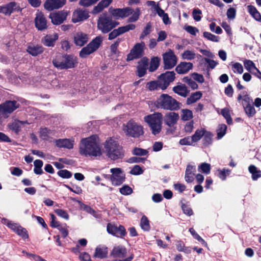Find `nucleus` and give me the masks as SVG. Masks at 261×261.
I'll use <instances>...</instances> for the list:
<instances>
[{"mask_svg":"<svg viewBox=\"0 0 261 261\" xmlns=\"http://www.w3.org/2000/svg\"><path fill=\"white\" fill-rule=\"evenodd\" d=\"M97 139L96 136H91L90 137L83 139L79 145L80 153L86 156H100L102 152Z\"/></svg>","mask_w":261,"mask_h":261,"instance_id":"nucleus-1","label":"nucleus"},{"mask_svg":"<svg viewBox=\"0 0 261 261\" xmlns=\"http://www.w3.org/2000/svg\"><path fill=\"white\" fill-rule=\"evenodd\" d=\"M104 147L107 156L112 160H116L122 155L121 147L112 138L106 140Z\"/></svg>","mask_w":261,"mask_h":261,"instance_id":"nucleus-2","label":"nucleus"},{"mask_svg":"<svg viewBox=\"0 0 261 261\" xmlns=\"http://www.w3.org/2000/svg\"><path fill=\"white\" fill-rule=\"evenodd\" d=\"M144 121L149 126L152 134H159L162 129L163 115L159 112L148 115L144 118Z\"/></svg>","mask_w":261,"mask_h":261,"instance_id":"nucleus-3","label":"nucleus"},{"mask_svg":"<svg viewBox=\"0 0 261 261\" xmlns=\"http://www.w3.org/2000/svg\"><path fill=\"white\" fill-rule=\"evenodd\" d=\"M123 130L127 136L137 138L144 134L143 127L133 120H130L123 125Z\"/></svg>","mask_w":261,"mask_h":261,"instance_id":"nucleus-4","label":"nucleus"},{"mask_svg":"<svg viewBox=\"0 0 261 261\" xmlns=\"http://www.w3.org/2000/svg\"><path fill=\"white\" fill-rule=\"evenodd\" d=\"M53 64L59 69L71 68L74 67L75 60L71 56L58 54L53 59Z\"/></svg>","mask_w":261,"mask_h":261,"instance_id":"nucleus-5","label":"nucleus"},{"mask_svg":"<svg viewBox=\"0 0 261 261\" xmlns=\"http://www.w3.org/2000/svg\"><path fill=\"white\" fill-rule=\"evenodd\" d=\"M158 106L162 109L171 111L179 108V103L167 94H162L157 100Z\"/></svg>","mask_w":261,"mask_h":261,"instance_id":"nucleus-6","label":"nucleus"},{"mask_svg":"<svg viewBox=\"0 0 261 261\" xmlns=\"http://www.w3.org/2000/svg\"><path fill=\"white\" fill-rule=\"evenodd\" d=\"M118 23L113 20L107 14L101 15L97 21V28L102 33H108L118 25Z\"/></svg>","mask_w":261,"mask_h":261,"instance_id":"nucleus-7","label":"nucleus"},{"mask_svg":"<svg viewBox=\"0 0 261 261\" xmlns=\"http://www.w3.org/2000/svg\"><path fill=\"white\" fill-rule=\"evenodd\" d=\"M103 40V37L100 35L94 38L86 46L83 47L80 51V56L85 58L88 55L95 51L99 48Z\"/></svg>","mask_w":261,"mask_h":261,"instance_id":"nucleus-8","label":"nucleus"},{"mask_svg":"<svg viewBox=\"0 0 261 261\" xmlns=\"http://www.w3.org/2000/svg\"><path fill=\"white\" fill-rule=\"evenodd\" d=\"M19 103L16 101H6L0 105V117L7 118L9 114L19 107Z\"/></svg>","mask_w":261,"mask_h":261,"instance_id":"nucleus-9","label":"nucleus"},{"mask_svg":"<svg viewBox=\"0 0 261 261\" xmlns=\"http://www.w3.org/2000/svg\"><path fill=\"white\" fill-rule=\"evenodd\" d=\"M133 10L130 7L124 8H113L110 7L109 9V12L115 19L124 18L128 17L133 13Z\"/></svg>","mask_w":261,"mask_h":261,"instance_id":"nucleus-10","label":"nucleus"},{"mask_svg":"<svg viewBox=\"0 0 261 261\" xmlns=\"http://www.w3.org/2000/svg\"><path fill=\"white\" fill-rule=\"evenodd\" d=\"M145 46V44L144 42L136 43L127 55V61H132L143 56Z\"/></svg>","mask_w":261,"mask_h":261,"instance_id":"nucleus-11","label":"nucleus"},{"mask_svg":"<svg viewBox=\"0 0 261 261\" xmlns=\"http://www.w3.org/2000/svg\"><path fill=\"white\" fill-rule=\"evenodd\" d=\"M158 79L160 82L161 89L165 90L174 81L175 73L174 71H166L160 75Z\"/></svg>","mask_w":261,"mask_h":261,"instance_id":"nucleus-12","label":"nucleus"},{"mask_svg":"<svg viewBox=\"0 0 261 261\" xmlns=\"http://www.w3.org/2000/svg\"><path fill=\"white\" fill-rule=\"evenodd\" d=\"M112 175L111 180L112 185L115 186H119L125 180V174L120 168H115L110 170Z\"/></svg>","mask_w":261,"mask_h":261,"instance_id":"nucleus-13","label":"nucleus"},{"mask_svg":"<svg viewBox=\"0 0 261 261\" xmlns=\"http://www.w3.org/2000/svg\"><path fill=\"white\" fill-rule=\"evenodd\" d=\"M163 58L165 69H171L177 63V58L171 49L164 54Z\"/></svg>","mask_w":261,"mask_h":261,"instance_id":"nucleus-14","label":"nucleus"},{"mask_svg":"<svg viewBox=\"0 0 261 261\" xmlns=\"http://www.w3.org/2000/svg\"><path fill=\"white\" fill-rule=\"evenodd\" d=\"M19 10V5L15 2H11L0 6V13L5 15H10L12 13Z\"/></svg>","mask_w":261,"mask_h":261,"instance_id":"nucleus-15","label":"nucleus"},{"mask_svg":"<svg viewBox=\"0 0 261 261\" xmlns=\"http://www.w3.org/2000/svg\"><path fill=\"white\" fill-rule=\"evenodd\" d=\"M107 229L108 233L117 237H123L126 234L125 229L122 225H119L118 227L116 225L109 223L107 225Z\"/></svg>","mask_w":261,"mask_h":261,"instance_id":"nucleus-16","label":"nucleus"},{"mask_svg":"<svg viewBox=\"0 0 261 261\" xmlns=\"http://www.w3.org/2000/svg\"><path fill=\"white\" fill-rule=\"evenodd\" d=\"M127 250L122 245L115 246L113 247L110 253V256L115 258H122L126 257Z\"/></svg>","mask_w":261,"mask_h":261,"instance_id":"nucleus-17","label":"nucleus"},{"mask_svg":"<svg viewBox=\"0 0 261 261\" xmlns=\"http://www.w3.org/2000/svg\"><path fill=\"white\" fill-rule=\"evenodd\" d=\"M89 17V12L87 10L79 9L73 12L72 21L73 22L76 23L86 20Z\"/></svg>","mask_w":261,"mask_h":261,"instance_id":"nucleus-18","label":"nucleus"},{"mask_svg":"<svg viewBox=\"0 0 261 261\" xmlns=\"http://www.w3.org/2000/svg\"><path fill=\"white\" fill-rule=\"evenodd\" d=\"M36 27L38 30L42 31L47 28V20L43 13L41 12H37L35 19Z\"/></svg>","mask_w":261,"mask_h":261,"instance_id":"nucleus-19","label":"nucleus"},{"mask_svg":"<svg viewBox=\"0 0 261 261\" xmlns=\"http://www.w3.org/2000/svg\"><path fill=\"white\" fill-rule=\"evenodd\" d=\"M179 119V115L177 113L173 112L167 113L164 117L165 123L170 127H173Z\"/></svg>","mask_w":261,"mask_h":261,"instance_id":"nucleus-20","label":"nucleus"},{"mask_svg":"<svg viewBox=\"0 0 261 261\" xmlns=\"http://www.w3.org/2000/svg\"><path fill=\"white\" fill-rule=\"evenodd\" d=\"M67 14L66 12L59 11L56 13H50L49 17L54 24H60L66 19Z\"/></svg>","mask_w":261,"mask_h":261,"instance_id":"nucleus-21","label":"nucleus"},{"mask_svg":"<svg viewBox=\"0 0 261 261\" xmlns=\"http://www.w3.org/2000/svg\"><path fill=\"white\" fill-rule=\"evenodd\" d=\"M65 3L66 0H47L44 4V7L46 9L51 11L62 7Z\"/></svg>","mask_w":261,"mask_h":261,"instance_id":"nucleus-22","label":"nucleus"},{"mask_svg":"<svg viewBox=\"0 0 261 261\" xmlns=\"http://www.w3.org/2000/svg\"><path fill=\"white\" fill-rule=\"evenodd\" d=\"M148 66V60L143 58L139 62L137 66V75L139 77L143 76L146 73Z\"/></svg>","mask_w":261,"mask_h":261,"instance_id":"nucleus-23","label":"nucleus"},{"mask_svg":"<svg viewBox=\"0 0 261 261\" xmlns=\"http://www.w3.org/2000/svg\"><path fill=\"white\" fill-rule=\"evenodd\" d=\"M58 39V34L54 33L53 34H48L43 37L42 39V42L46 46L53 47Z\"/></svg>","mask_w":261,"mask_h":261,"instance_id":"nucleus-24","label":"nucleus"},{"mask_svg":"<svg viewBox=\"0 0 261 261\" xmlns=\"http://www.w3.org/2000/svg\"><path fill=\"white\" fill-rule=\"evenodd\" d=\"M29 123L27 121H19L18 120H14L13 122L8 124V127L10 129L14 132L15 134H18L21 131V126Z\"/></svg>","mask_w":261,"mask_h":261,"instance_id":"nucleus-25","label":"nucleus"},{"mask_svg":"<svg viewBox=\"0 0 261 261\" xmlns=\"http://www.w3.org/2000/svg\"><path fill=\"white\" fill-rule=\"evenodd\" d=\"M88 35L82 32H77L74 37V43L79 46H83L88 41Z\"/></svg>","mask_w":261,"mask_h":261,"instance_id":"nucleus-26","label":"nucleus"},{"mask_svg":"<svg viewBox=\"0 0 261 261\" xmlns=\"http://www.w3.org/2000/svg\"><path fill=\"white\" fill-rule=\"evenodd\" d=\"M27 52L32 56H37L44 51V48L40 45L29 44L27 49Z\"/></svg>","mask_w":261,"mask_h":261,"instance_id":"nucleus-27","label":"nucleus"},{"mask_svg":"<svg viewBox=\"0 0 261 261\" xmlns=\"http://www.w3.org/2000/svg\"><path fill=\"white\" fill-rule=\"evenodd\" d=\"M196 167L188 164L185 172V180L187 182H192L194 180V176L195 175Z\"/></svg>","mask_w":261,"mask_h":261,"instance_id":"nucleus-28","label":"nucleus"},{"mask_svg":"<svg viewBox=\"0 0 261 261\" xmlns=\"http://www.w3.org/2000/svg\"><path fill=\"white\" fill-rule=\"evenodd\" d=\"M193 68V64L190 62H182L176 67V71L179 74H185Z\"/></svg>","mask_w":261,"mask_h":261,"instance_id":"nucleus-29","label":"nucleus"},{"mask_svg":"<svg viewBox=\"0 0 261 261\" xmlns=\"http://www.w3.org/2000/svg\"><path fill=\"white\" fill-rule=\"evenodd\" d=\"M173 91L174 93L182 96L186 97L190 92L187 87L185 84H179L173 88Z\"/></svg>","mask_w":261,"mask_h":261,"instance_id":"nucleus-30","label":"nucleus"},{"mask_svg":"<svg viewBox=\"0 0 261 261\" xmlns=\"http://www.w3.org/2000/svg\"><path fill=\"white\" fill-rule=\"evenodd\" d=\"M108 253V249L107 247L99 245L96 248L94 256L100 259L104 258L107 257Z\"/></svg>","mask_w":261,"mask_h":261,"instance_id":"nucleus-31","label":"nucleus"},{"mask_svg":"<svg viewBox=\"0 0 261 261\" xmlns=\"http://www.w3.org/2000/svg\"><path fill=\"white\" fill-rule=\"evenodd\" d=\"M56 145L60 148L72 149L73 147V141L68 139H58L55 141Z\"/></svg>","mask_w":261,"mask_h":261,"instance_id":"nucleus-32","label":"nucleus"},{"mask_svg":"<svg viewBox=\"0 0 261 261\" xmlns=\"http://www.w3.org/2000/svg\"><path fill=\"white\" fill-rule=\"evenodd\" d=\"M113 2V0H102L93 10V14H97L101 12L105 8L108 7Z\"/></svg>","mask_w":261,"mask_h":261,"instance_id":"nucleus-33","label":"nucleus"},{"mask_svg":"<svg viewBox=\"0 0 261 261\" xmlns=\"http://www.w3.org/2000/svg\"><path fill=\"white\" fill-rule=\"evenodd\" d=\"M55 134V130H51L47 127L41 128L39 132L40 138L44 140H48L50 136H54Z\"/></svg>","mask_w":261,"mask_h":261,"instance_id":"nucleus-34","label":"nucleus"},{"mask_svg":"<svg viewBox=\"0 0 261 261\" xmlns=\"http://www.w3.org/2000/svg\"><path fill=\"white\" fill-rule=\"evenodd\" d=\"M202 93L201 91H197L192 93L190 97L187 99V104L189 105L196 102L202 97Z\"/></svg>","mask_w":261,"mask_h":261,"instance_id":"nucleus-35","label":"nucleus"},{"mask_svg":"<svg viewBox=\"0 0 261 261\" xmlns=\"http://www.w3.org/2000/svg\"><path fill=\"white\" fill-rule=\"evenodd\" d=\"M237 99L238 101L242 100V105L243 107H245V106L251 105L253 103V100L252 98L250 97L248 94H244L243 95L239 94Z\"/></svg>","mask_w":261,"mask_h":261,"instance_id":"nucleus-36","label":"nucleus"},{"mask_svg":"<svg viewBox=\"0 0 261 261\" xmlns=\"http://www.w3.org/2000/svg\"><path fill=\"white\" fill-rule=\"evenodd\" d=\"M249 172L252 174L253 180H256L258 178L261 177V171L253 165H251L248 167Z\"/></svg>","mask_w":261,"mask_h":261,"instance_id":"nucleus-37","label":"nucleus"},{"mask_svg":"<svg viewBox=\"0 0 261 261\" xmlns=\"http://www.w3.org/2000/svg\"><path fill=\"white\" fill-rule=\"evenodd\" d=\"M140 226L142 229L145 231H148L150 229L149 221L147 217L143 215L140 220Z\"/></svg>","mask_w":261,"mask_h":261,"instance_id":"nucleus-38","label":"nucleus"},{"mask_svg":"<svg viewBox=\"0 0 261 261\" xmlns=\"http://www.w3.org/2000/svg\"><path fill=\"white\" fill-rule=\"evenodd\" d=\"M181 119L183 121H188L191 120L193 117V112L189 109H182L181 110Z\"/></svg>","mask_w":261,"mask_h":261,"instance_id":"nucleus-39","label":"nucleus"},{"mask_svg":"<svg viewBox=\"0 0 261 261\" xmlns=\"http://www.w3.org/2000/svg\"><path fill=\"white\" fill-rule=\"evenodd\" d=\"M244 66L245 69L249 72L252 73L257 70L255 64L250 60H246L244 61Z\"/></svg>","mask_w":261,"mask_h":261,"instance_id":"nucleus-40","label":"nucleus"},{"mask_svg":"<svg viewBox=\"0 0 261 261\" xmlns=\"http://www.w3.org/2000/svg\"><path fill=\"white\" fill-rule=\"evenodd\" d=\"M160 64V59L158 57H153L151 60L150 66L148 68L150 72H153L159 67Z\"/></svg>","mask_w":261,"mask_h":261,"instance_id":"nucleus-41","label":"nucleus"},{"mask_svg":"<svg viewBox=\"0 0 261 261\" xmlns=\"http://www.w3.org/2000/svg\"><path fill=\"white\" fill-rule=\"evenodd\" d=\"M181 57L185 60H192L195 58L196 54L194 50H186L181 54Z\"/></svg>","mask_w":261,"mask_h":261,"instance_id":"nucleus-42","label":"nucleus"},{"mask_svg":"<svg viewBox=\"0 0 261 261\" xmlns=\"http://www.w3.org/2000/svg\"><path fill=\"white\" fill-rule=\"evenodd\" d=\"M136 28V25L134 24H128L125 26H122L117 29L120 35L128 32L130 30H133Z\"/></svg>","mask_w":261,"mask_h":261,"instance_id":"nucleus-43","label":"nucleus"},{"mask_svg":"<svg viewBox=\"0 0 261 261\" xmlns=\"http://www.w3.org/2000/svg\"><path fill=\"white\" fill-rule=\"evenodd\" d=\"M147 88L150 90H155L161 89L160 82L159 79L157 81H151L147 84Z\"/></svg>","mask_w":261,"mask_h":261,"instance_id":"nucleus-44","label":"nucleus"},{"mask_svg":"<svg viewBox=\"0 0 261 261\" xmlns=\"http://www.w3.org/2000/svg\"><path fill=\"white\" fill-rule=\"evenodd\" d=\"M205 132V130L203 128L196 130L194 134L191 137L194 142L199 141L203 136Z\"/></svg>","mask_w":261,"mask_h":261,"instance_id":"nucleus-45","label":"nucleus"},{"mask_svg":"<svg viewBox=\"0 0 261 261\" xmlns=\"http://www.w3.org/2000/svg\"><path fill=\"white\" fill-rule=\"evenodd\" d=\"M152 25L150 22L147 23L146 27L143 30L142 33L140 35V40H143L144 37L149 35L151 32Z\"/></svg>","mask_w":261,"mask_h":261,"instance_id":"nucleus-46","label":"nucleus"},{"mask_svg":"<svg viewBox=\"0 0 261 261\" xmlns=\"http://www.w3.org/2000/svg\"><path fill=\"white\" fill-rule=\"evenodd\" d=\"M183 82L187 83L193 90L198 89L197 84L191 78L188 76L184 77Z\"/></svg>","mask_w":261,"mask_h":261,"instance_id":"nucleus-47","label":"nucleus"},{"mask_svg":"<svg viewBox=\"0 0 261 261\" xmlns=\"http://www.w3.org/2000/svg\"><path fill=\"white\" fill-rule=\"evenodd\" d=\"M203 143L205 146H208L212 143V134L210 132L205 131L203 135Z\"/></svg>","mask_w":261,"mask_h":261,"instance_id":"nucleus-48","label":"nucleus"},{"mask_svg":"<svg viewBox=\"0 0 261 261\" xmlns=\"http://www.w3.org/2000/svg\"><path fill=\"white\" fill-rule=\"evenodd\" d=\"M243 108L246 114L249 117L253 116L256 113L255 109L252 104L249 106H245V107Z\"/></svg>","mask_w":261,"mask_h":261,"instance_id":"nucleus-49","label":"nucleus"},{"mask_svg":"<svg viewBox=\"0 0 261 261\" xmlns=\"http://www.w3.org/2000/svg\"><path fill=\"white\" fill-rule=\"evenodd\" d=\"M140 15V8H138L136 9L135 12L133 14L132 16L129 17L127 19V22H134L137 21Z\"/></svg>","mask_w":261,"mask_h":261,"instance_id":"nucleus-50","label":"nucleus"},{"mask_svg":"<svg viewBox=\"0 0 261 261\" xmlns=\"http://www.w3.org/2000/svg\"><path fill=\"white\" fill-rule=\"evenodd\" d=\"M221 114L226 119L228 124H230L232 122V120L230 117L229 111L227 108H224L221 110Z\"/></svg>","mask_w":261,"mask_h":261,"instance_id":"nucleus-51","label":"nucleus"},{"mask_svg":"<svg viewBox=\"0 0 261 261\" xmlns=\"http://www.w3.org/2000/svg\"><path fill=\"white\" fill-rule=\"evenodd\" d=\"M198 169L203 173L207 174L210 172L211 165L208 163H203L198 166Z\"/></svg>","mask_w":261,"mask_h":261,"instance_id":"nucleus-52","label":"nucleus"},{"mask_svg":"<svg viewBox=\"0 0 261 261\" xmlns=\"http://www.w3.org/2000/svg\"><path fill=\"white\" fill-rule=\"evenodd\" d=\"M218 176L222 180H225L227 175L230 173V170L228 169H223L222 170H218Z\"/></svg>","mask_w":261,"mask_h":261,"instance_id":"nucleus-53","label":"nucleus"},{"mask_svg":"<svg viewBox=\"0 0 261 261\" xmlns=\"http://www.w3.org/2000/svg\"><path fill=\"white\" fill-rule=\"evenodd\" d=\"M203 36L207 40L217 42L219 41V37L212 34V33L207 32L203 33Z\"/></svg>","mask_w":261,"mask_h":261,"instance_id":"nucleus-54","label":"nucleus"},{"mask_svg":"<svg viewBox=\"0 0 261 261\" xmlns=\"http://www.w3.org/2000/svg\"><path fill=\"white\" fill-rule=\"evenodd\" d=\"M232 69L234 73L242 74L243 72V67L242 64L238 62L232 65Z\"/></svg>","mask_w":261,"mask_h":261,"instance_id":"nucleus-55","label":"nucleus"},{"mask_svg":"<svg viewBox=\"0 0 261 261\" xmlns=\"http://www.w3.org/2000/svg\"><path fill=\"white\" fill-rule=\"evenodd\" d=\"M57 174L59 176L63 178H69L72 176V173L67 170H59Z\"/></svg>","mask_w":261,"mask_h":261,"instance_id":"nucleus-56","label":"nucleus"},{"mask_svg":"<svg viewBox=\"0 0 261 261\" xmlns=\"http://www.w3.org/2000/svg\"><path fill=\"white\" fill-rule=\"evenodd\" d=\"M119 191L123 195H128L132 193L133 189L128 186L125 185L120 188Z\"/></svg>","mask_w":261,"mask_h":261,"instance_id":"nucleus-57","label":"nucleus"},{"mask_svg":"<svg viewBox=\"0 0 261 261\" xmlns=\"http://www.w3.org/2000/svg\"><path fill=\"white\" fill-rule=\"evenodd\" d=\"M133 153L136 155H145L148 153V151L140 148H135L133 150Z\"/></svg>","mask_w":261,"mask_h":261,"instance_id":"nucleus-58","label":"nucleus"},{"mask_svg":"<svg viewBox=\"0 0 261 261\" xmlns=\"http://www.w3.org/2000/svg\"><path fill=\"white\" fill-rule=\"evenodd\" d=\"M189 231L195 239L197 240L198 241H199L203 244H206L205 241L200 236H199V234L195 231V230L193 228H190Z\"/></svg>","mask_w":261,"mask_h":261,"instance_id":"nucleus-59","label":"nucleus"},{"mask_svg":"<svg viewBox=\"0 0 261 261\" xmlns=\"http://www.w3.org/2000/svg\"><path fill=\"white\" fill-rule=\"evenodd\" d=\"M202 12L198 9H194L192 12V15L194 19L196 21H199L201 19Z\"/></svg>","mask_w":261,"mask_h":261,"instance_id":"nucleus-60","label":"nucleus"},{"mask_svg":"<svg viewBox=\"0 0 261 261\" xmlns=\"http://www.w3.org/2000/svg\"><path fill=\"white\" fill-rule=\"evenodd\" d=\"M193 142L191 137H185L179 141V144L181 145H191Z\"/></svg>","mask_w":261,"mask_h":261,"instance_id":"nucleus-61","label":"nucleus"},{"mask_svg":"<svg viewBox=\"0 0 261 261\" xmlns=\"http://www.w3.org/2000/svg\"><path fill=\"white\" fill-rule=\"evenodd\" d=\"M227 126L225 124H221L219 125L217 135L218 138H221L226 133Z\"/></svg>","mask_w":261,"mask_h":261,"instance_id":"nucleus-62","label":"nucleus"},{"mask_svg":"<svg viewBox=\"0 0 261 261\" xmlns=\"http://www.w3.org/2000/svg\"><path fill=\"white\" fill-rule=\"evenodd\" d=\"M15 232L23 239L28 238V234L27 233L25 229L22 228L21 226L18 227Z\"/></svg>","mask_w":261,"mask_h":261,"instance_id":"nucleus-63","label":"nucleus"},{"mask_svg":"<svg viewBox=\"0 0 261 261\" xmlns=\"http://www.w3.org/2000/svg\"><path fill=\"white\" fill-rule=\"evenodd\" d=\"M143 170L139 165H135L130 171V173L133 175H140L142 174Z\"/></svg>","mask_w":261,"mask_h":261,"instance_id":"nucleus-64","label":"nucleus"}]
</instances>
